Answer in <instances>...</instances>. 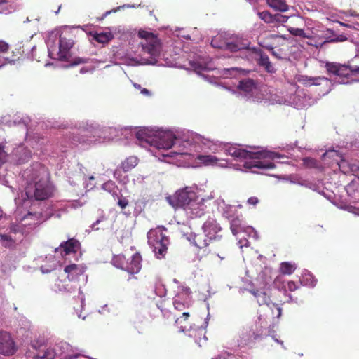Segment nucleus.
Returning a JSON list of instances; mask_svg holds the SVG:
<instances>
[{"mask_svg":"<svg viewBox=\"0 0 359 359\" xmlns=\"http://www.w3.org/2000/svg\"><path fill=\"white\" fill-rule=\"evenodd\" d=\"M219 257H220L222 259H223L224 257H221L219 254L217 255Z\"/></svg>","mask_w":359,"mask_h":359,"instance_id":"5fc2aeb1","label":"nucleus"},{"mask_svg":"<svg viewBox=\"0 0 359 359\" xmlns=\"http://www.w3.org/2000/svg\"><path fill=\"white\" fill-rule=\"evenodd\" d=\"M195 199H198V196L191 187H189L178 190L172 196L168 198L172 206L182 208L184 210L185 208H187Z\"/></svg>","mask_w":359,"mask_h":359,"instance_id":"39448f33","label":"nucleus"},{"mask_svg":"<svg viewBox=\"0 0 359 359\" xmlns=\"http://www.w3.org/2000/svg\"><path fill=\"white\" fill-rule=\"evenodd\" d=\"M250 293L252 294L257 299V302L259 304V306L262 305H267L268 306L271 307V306L276 308V317L279 318L281 316L282 309L281 308L276 304L273 303L270 297L267 295V294L264 292H262L259 290H250ZM273 314H275L274 312H273Z\"/></svg>","mask_w":359,"mask_h":359,"instance_id":"9b49d317","label":"nucleus"},{"mask_svg":"<svg viewBox=\"0 0 359 359\" xmlns=\"http://www.w3.org/2000/svg\"><path fill=\"white\" fill-rule=\"evenodd\" d=\"M79 357V355L75 354V355H69L65 357V359H78Z\"/></svg>","mask_w":359,"mask_h":359,"instance_id":"a18cd8bd","label":"nucleus"},{"mask_svg":"<svg viewBox=\"0 0 359 359\" xmlns=\"http://www.w3.org/2000/svg\"><path fill=\"white\" fill-rule=\"evenodd\" d=\"M32 347L35 349H39L38 353L33 357L32 359H54L55 357V352L51 348H47L46 345H38V342L32 344Z\"/></svg>","mask_w":359,"mask_h":359,"instance_id":"ddd939ff","label":"nucleus"},{"mask_svg":"<svg viewBox=\"0 0 359 359\" xmlns=\"http://www.w3.org/2000/svg\"><path fill=\"white\" fill-rule=\"evenodd\" d=\"M226 153L238 159L250 160L244 163V167L248 169H272L276 167L274 163L269 160L280 158V155L272 151L251 152L231 145L225 149Z\"/></svg>","mask_w":359,"mask_h":359,"instance_id":"f257e3e1","label":"nucleus"},{"mask_svg":"<svg viewBox=\"0 0 359 359\" xmlns=\"http://www.w3.org/2000/svg\"><path fill=\"white\" fill-rule=\"evenodd\" d=\"M173 305L175 310L178 311H184L185 304L182 302H180L177 299H175L173 302Z\"/></svg>","mask_w":359,"mask_h":359,"instance_id":"f704fd0d","label":"nucleus"},{"mask_svg":"<svg viewBox=\"0 0 359 359\" xmlns=\"http://www.w3.org/2000/svg\"><path fill=\"white\" fill-rule=\"evenodd\" d=\"M24 55V49L22 46H18L14 48L12 51V55L10 57H6V60L8 63H13L15 61H18Z\"/></svg>","mask_w":359,"mask_h":359,"instance_id":"393cba45","label":"nucleus"},{"mask_svg":"<svg viewBox=\"0 0 359 359\" xmlns=\"http://www.w3.org/2000/svg\"><path fill=\"white\" fill-rule=\"evenodd\" d=\"M138 36L144 39V41L141 42L143 53L150 55L147 63L155 64L161 51L160 40L156 35L145 30H140Z\"/></svg>","mask_w":359,"mask_h":359,"instance_id":"20e7f679","label":"nucleus"},{"mask_svg":"<svg viewBox=\"0 0 359 359\" xmlns=\"http://www.w3.org/2000/svg\"><path fill=\"white\" fill-rule=\"evenodd\" d=\"M302 81L305 85H315L320 86L323 85L325 87V89L323 90V93H327L331 90L332 82L331 81L324 76H318V77H304Z\"/></svg>","mask_w":359,"mask_h":359,"instance_id":"dca6fc26","label":"nucleus"},{"mask_svg":"<svg viewBox=\"0 0 359 359\" xmlns=\"http://www.w3.org/2000/svg\"><path fill=\"white\" fill-rule=\"evenodd\" d=\"M197 162L204 166L217 165L219 159L213 155H198L196 157Z\"/></svg>","mask_w":359,"mask_h":359,"instance_id":"412c9836","label":"nucleus"},{"mask_svg":"<svg viewBox=\"0 0 359 359\" xmlns=\"http://www.w3.org/2000/svg\"><path fill=\"white\" fill-rule=\"evenodd\" d=\"M136 136H137V139H139V140H140V139H141V137H140V136H141V134H140V133H137V135H136Z\"/></svg>","mask_w":359,"mask_h":359,"instance_id":"09e8293b","label":"nucleus"},{"mask_svg":"<svg viewBox=\"0 0 359 359\" xmlns=\"http://www.w3.org/2000/svg\"><path fill=\"white\" fill-rule=\"evenodd\" d=\"M175 319V325L181 332L189 331L192 329V323L189 319L190 315L188 311H183L182 316H177V313H174Z\"/></svg>","mask_w":359,"mask_h":359,"instance_id":"4468645a","label":"nucleus"},{"mask_svg":"<svg viewBox=\"0 0 359 359\" xmlns=\"http://www.w3.org/2000/svg\"><path fill=\"white\" fill-rule=\"evenodd\" d=\"M67 279L69 282H78L84 276L86 267L81 264H72L65 267Z\"/></svg>","mask_w":359,"mask_h":359,"instance_id":"1a4fd4ad","label":"nucleus"},{"mask_svg":"<svg viewBox=\"0 0 359 359\" xmlns=\"http://www.w3.org/2000/svg\"><path fill=\"white\" fill-rule=\"evenodd\" d=\"M57 287H58L59 290H65L67 292H70L73 289L72 286L69 287L68 284H65V283H62L61 285H60V284H58Z\"/></svg>","mask_w":359,"mask_h":359,"instance_id":"ea45409f","label":"nucleus"},{"mask_svg":"<svg viewBox=\"0 0 359 359\" xmlns=\"http://www.w3.org/2000/svg\"><path fill=\"white\" fill-rule=\"evenodd\" d=\"M0 238H1V241H3V242H8L9 243H5L4 244V245L5 247H9L12 245V243H13V239L11 238V237L9 236V235H6V234H1L0 235Z\"/></svg>","mask_w":359,"mask_h":359,"instance_id":"c9c22d12","label":"nucleus"},{"mask_svg":"<svg viewBox=\"0 0 359 359\" xmlns=\"http://www.w3.org/2000/svg\"><path fill=\"white\" fill-rule=\"evenodd\" d=\"M238 68H233V70H237Z\"/></svg>","mask_w":359,"mask_h":359,"instance_id":"13d9d810","label":"nucleus"},{"mask_svg":"<svg viewBox=\"0 0 359 359\" xmlns=\"http://www.w3.org/2000/svg\"><path fill=\"white\" fill-rule=\"evenodd\" d=\"M287 287L289 291L294 292V291H295L296 290L298 289L299 286L294 281H288L287 284Z\"/></svg>","mask_w":359,"mask_h":359,"instance_id":"4c0bfd02","label":"nucleus"},{"mask_svg":"<svg viewBox=\"0 0 359 359\" xmlns=\"http://www.w3.org/2000/svg\"><path fill=\"white\" fill-rule=\"evenodd\" d=\"M198 331L201 332H203V330L200 329Z\"/></svg>","mask_w":359,"mask_h":359,"instance_id":"052dcab7","label":"nucleus"},{"mask_svg":"<svg viewBox=\"0 0 359 359\" xmlns=\"http://www.w3.org/2000/svg\"><path fill=\"white\" fill-rule=\"evenodd\" d=\"M290 32L294 36H302L304 38H308V36L305 34L304 31L302 29L299 28H292L290 30Z\"/></svg>","mask_w":359,"mask_h":359,"instance_id":"72a5a7b5","label":"nucleus"},{"mask_svg":"<svg viewBox=\"0 0 359 359\" xmlns=\"http://www.w3.org/2000/svg\"><path fill=\"white\" fill-rule=\"evenodd\" d=\"M180 154L183 155V154H186V153H180Z\"/></svg>","mask_w":359,"mask_h":359,"instance_id":"bf43d9fd","label":"nucleus"},{"mask_svg":"<svg viewBox=\"0 0 359 359\" xmlns=\"http://www.w3.org/2000/svg\"><path fill=\"white\" fill-rule=\"evenodd\" d=\"M259 17L265 22L270 23L273 21V15L267 11H264L258 13Z\"/></svg>","mask_w":359,"mask_h":359,"instance_id":"7c9ffc66","label":"nucleus"},{"mask_svg":"<svg viewBox=\"0 0 359 359\" xmlns=\"http://www.w3.org/2000/svg\"><path fill=\"white\" fill-rule=\"evenodd\" d=\"M118 9V8L116 9H112V10L106 11L101 17L97 18L98 21L103 20L108 15L111 14V13L116 12Z\"/></svg>","mask_w":359,"mask_h":359,"instance_id":"37998d69","label":"nucleus"},{"mask_svg":"<svg viewBox=\"0 0 359 359\" xmlns=\"http://www.w3.org/2000/svg\"><path fill=\"white\" fill-rule=\"evenodd\" d=\"M90 180H94V177H90Z\"/></svg>","mask_w":359,"mask_h":359,"instance_id":"4d7b16f0","label":"nucleus"},{"mask_svg":"<svg viewBox=\"0 0 359 359\" xmlns=\"http://www.w3.org/2000/svg\"><path fill=\"white\" fill-rule=\"evenodd\" d=\"M86 72V70H84V69H83V68L81 69V73H84V72Z\"/></svg>","mask_w":359,"mask_h":359,"instance_id":"603ef678","label":"nucleus"},{"mask_svg":"<svg viewBox=\"0 0 359 359\" xmlns=\"http://www.w3.org/2000/svg\"><path fill=\"white\" fill-rule=\"evenodd\" d=\"M206 205L204 203L203 199H195L190 203L187 208H185V211L191 218L201 217L205 213Z\"/></svg>","mask_w":359,"mask_h":359,"instance_id":"9d476101","label":"nucleus"},{"mask_svg":"<svg viewBox=\"0 0 359 359\" xmlns=\"http://www.w3.org/2000/svg\"><path fill=\"white\" fill-rule=\"evenodd\" d=\"M142 92L144 93V94H146V95H149V90L146 88H144Z\"/></svg>","mask_w":359,"mask_h":359,"instance_id":"de8ad7c7","label":"nucleus"},{"mask_svg":"<svg viewBox=\"0 0 359 359\" xmlns=\"http://www.w3.org/2000/svg\"><path fill=\"white\" fill-rule=\"evenodd\" d=\"M74 45L71 39L67 38L65 35L60 36L58 57L61 60H66L69 56V50Z\"/></svg>","mask_w":359,"mask_h":359,"instance_id":"f8f14e48","label":"nucleus"},{"mask_svg":"<svg viewBox=\"0 0 359 359\" xmlns=\"http://www.w3.org/2000/svg\"><path fill=\"white\" fill-rule=\"evenodd\" d=\"M87 62H88V59H85V58H82V57H76L73 60L72 65H77L81 64V63H86Z\"/></svg>","mask_w":359,"mask_h":359,"instance_id":"a19ab883","label":"nucleus"},{"mask_svg":"<svg viewBox=\"0 0 359 359\" xmlns=\"http://www.w3.org/2000/svg\"><path fill=\"white\" fill-rule=\"evenodd\" d=\"M270 37H271V38H276V37H278V36L277 35H274V34H271Z\"/></svg>","mask_w":359,"mask_h":359,"instance_id":"3c124183","label":"nucleus"},{"mask_svg":"<svg viewBox=\"0 0 359 359\" xmlns=\"http://www.w3.org/2000/svg\"><path fill=\"white\" fill-rule=\"evenodd\" d=\"M296 269V266L287 262L280 264V271L283 275H291Z\"/></svg>","mask_w":359,"mask_h":359,"instance_id":"bb28decb","label":"nucleus"},{"mask_svg":"<svg viewBox=\"0 0 359 359\" xmlns=\"http://www.w3.org/2000/svg\"><path fill=\"white\" fill-rule=\"evenodd\" d=\"M248 204L256 205L259 203V199L255 196L250 197L247 201Z\"/></svg>","mask_w":359,"mask_h":359,"instance_id":"79ce46f5","label":"nucleus"},{"mask_svg":"<svg viewBox=\"0 0 359 359\" xmlns=\"http://www.w3.org/2000/svg\"><path fill=\"white\" fill-rule=\"evenodd\" d=\"M113 35L110 32L96 34L94 39L96 41L100 43H105L111 41Z\"/></svg>","mask_w":359,"mask_h":359,"instance_id":"c85d7f7f","label":"nucleus"},{"mask_svg":"<svg viewBox=\"0 0 359 359\" xmlns=\"http://www.w3.org/2000/svg\"><path fill=\"white\" fill-rule=\"evenodd\" d=\"M211 45L215 48L237 52L242 50H248L250 42L247 39L238 36L217 34L212 39Z\"/></svg>","mask_w":359,"mask_h":359,"instance_id":"f03ea898","label":"nucleus"},{"mask_svg":"<svg viewBox=\"0 0 359 359\" xmlns=\"http://www.w3.org/2000/svg\"><path fill=\"white\" fill-rule=\"evenodd\" d=\"M266 48H268V49H272L273 48L271 46H270V47L269 46H266Z\"/></svg>","mask_w":359,"mask_h":359,"instance_id":"864d4df0","label":"nucleus"},{"mask_svg":"<svg viewBox=\"0 0 359 359\" xmlns=\"http://www.w3.org/2000/svg\"><path fill=\"white\" fill-rule=\"evenodd\" d=\"M6 61V58L0 57V68L5 65Z\"/></svg>","mask_w":359,"mask_h":359,"instance_id":"49530a36","label":"nucleus"},{"mask_svg":"<svg viewBox=\"0 0 359 359\" xmlns=\"http://www.w3.org/2000/svg\"><path fill=\"white\" fill-rule=\"evenodd\" d=\"M259 65L265 68L268 72H273L274 68L272 66L269 57L265 54H261L259 59Z\"/></svg>","mask_w":359,"mask_h":359,"instance_id":"a878e982","label":"nucleus"},{"mask_svg":"<svg viewBox=\"0 0 359 359\" xmlns=\"http://www.w3.org/2000/svg\"><path fill=\"white\" fill-rule=\"evenodd\" d=\"M165 231H167L166 228L163 226H158L147 233L148 243L153 248V251L158 259L165 257L170 243L168 236L163 233Z\"/></svg>","mask_w":359,"mask_h":359,"instance_id":"7ed1b4c3","label":"nucleus"},{"mask_svg":"<svg viewBox=\"0 0 359 359\" xmlns=\"http://www.w3.org/2000/svg\"><path fill=\"white\" fill-rule=\"evenodd\" d=\"M230 228L233 235L238 234L243 229V226H242V221L238 217L233 219L231 222Z\"/></svg>","mask_w":359,"mask_h":359,"instance_id":"cd10ccee","label":"nucleus"},{"mask_svg":"<svg viewBox=\"0 0 359 359\" xmlns=\"http://www.w3.org/2000/svg\"><path fill=\"white\" fill-rule=\"evenodd\" d=\"M59 248L63 250L65 255H67L76 253L80 249L81 243L77 239L72 238L61 243Z\"/></svg>","mask_w":359,"mask_h":359,"instance_id":"6ab92c4d","label":"nucleus"},{"mask_svg":"<svg viewBox=\"0 0 359 359\" xmlns=\"http://www.w3.org/2000/svg\"><path fill=\"white\" fill-rule=\"evenodd\" d=\"M358 74H359V67H351L341 65L337 76L342 79H346L347 81L343 79L341 81L343 83H348L350 80H355L354 76H356Z\"/></svg>","mask_w":359,"mask_h":359,"instance_id":"2eb2a0df","label":"nucleus"},{"mask_svg":"<svg viewBox=\"0 0 359 359\" xmlns=\"http://www.w3.org/2000/svg\"><path fill=\"white\" fill-rule=\"evenodd\" d=\"M18 350L17 345L11 335L6 331H0V354L11 356Z\"/></svg>","mask_w":359,"mask_h":359,"instance_id":"0eeeda50","label":"nucleus"},{"mask_svg":"<svg viewBox=\"0 0 359 359\" xmlns=\"http://www.w3.org/2000/svg\"><path fill=\"white\" fill-rule=\"evenodd\" d=\"M118 205L121 208V209H124L128 205V200L126 198H121L118 199Z\"/></svg>","mask_w":359,"mask_h":359,"instance_id":"58836bf2","label":"nucleus"},{"mask_svg":"<svg viewBox=\"0 0 359 359\" xmlns=\"http://www.w3.org/2000/svg\"><path fill=\"white\" fill-rule=\"evenodd\" d=\"M6 156V152L4 151V147L0 145V161H2Z\"/></svg>","mask_w":359,"mask_h":359,"instance_id":"c03bdc74","label":"nucleus"},{"mask_svg":"<svg viewBox=\"0 0 359 359\" xmlns=\"http://www.w3.org/2000/svg\"><path fill=\"white\" fill-rule=\"evenodd\" d=\"M203 231L209 236L208 241L210 243H215L220 241L222 236L217 235L221 228L217 224L214 218L209 217L203 224L202 227Z\"/></svg>","mask_w":359,"mask_h":359,"instance_id":"6e6552de","label":"nucleus"},{"mask_svg":"<svg viewBox=\"0 0 359 359\" xmlns=\"http://www.w3.org/2000/svg\"><path fill=\"white\" fill-rule=\"evenodd\" d=\"M238 88L245 93H251L256 88V83L252 79H245L239 81Z\"/></svg>","mask_w":359,"mask_h":359,"instance_id":"5701e85b","label":"nucleus"},{"mask_svg":"<svg viewBox=\"0 0 359 359\" xmlns=\"http://www.w3.org/2000/svg\"><path fill=\"white\" fill-rule=\"evenodd\" d=\"M9 49V45L7 42L0 40V52L7 53Z\"/></svg>","mask_w":359,"mask_h":359,"instance_id":"e433bc0d","label":"nucleus"},{"mask_svg":"<svg viewBox=\"0 0 359 359\" xmlns=\"http://www.w3.org/2000/svg\"><path fill=\"white\" fill-rule=\"evenodd\" d=\"M120 267L131 274L137 273L142 268V257L140 254L138 252L134 254L130 262L127 263L126 266H121Z\"/></svg>","mask_w":359,"mask_h":359,"instance_id":"a211bd4d","label":"nucleus"},{"mask_svg":"<svg viewBox=\"0 0 359 359\" xmlns=\"http://www.w3.org/2000/svg\"><path fill=\"white\" fill-rule=\"evenodd\" d=\"M341 65V64L337 63V62H327L325 63V67L327 72L329 74H332L337 76Z\"/></svg>","mask_w":359,"mask_h":359,"instance_id":"c756f323","label":"nucleus"},{"mask_svg":"<svg viewBox=\"0 0 359 359\" xmlns=\"http://www.w3.org/2000/svg\"><path fill=\"white\" fill-rule=\"evenodd\" d=\"M209 236H207L205 233L202 231L201 233L195 234L193 237V243L200 250L203 249V254L206 255L210 253V250H207L206 248L208 247L209 245L213 244L214 243H210L208 241Z\"/></svg>","mask_w":359,"mask_h":359,"instance_id":"f3484780","label":"nucleus"},{"mask_svg":"<svg viewBox=\"0 0 359 359\" xmlns=\"http://www.w3.org/2000/svg\"><path fill=\"white\" fill-rule=\"evenodd\" d=\"M54 186L46 175L35 182L34 197L36 201H45L52 197L54 194Z\"/></svg>","mask_w":359,"mask_h":359,"instance_id":"423d86ee","label":"nucleus"},{"mask_svg":"<svg viewBox=\"0 0 359 359\" xmlns=\"http://www.w3.org/2000/svg\"><path fill=\"white\" fill-rule=\"evenodd\" d=\"M346 40H347V37L346 36H345L344 35H339V36H338L336 38L330 39H328V40H325V41H323L321 45H323V44H325L326 43L343 42V41H345Z\"/></svg>","mask_w":359,"mask_h":359,"instance_id":"473e14b6","label":"nucleus"},{"mask_svg":"<svg viewBox=\"0 0 359 359\" xmlns=\"http://www.w3.org/2000/svg\"><path fill=\"white\" fill-rule=\"evenodd\" d=\"M6 0H0V3H3V2H5Z\"/></svg>","mask_w":359,"mask_h":359,"instance_id":"6e6d98bb","label":"nucleus"},{"mask_svg":"<svg viewBox=\"0 0 359 359\" xmlns=\"http://www.w3.org/2000/svg\"><path fill=\"white\" fill-rule=\"evenodd\" d=\"M304 164L309 168H315L317 165V161L313 158L307 157L303 159Z\"/></svg>","mask_w":359,"mask_h":359,"instance_id":"2f4dec72","label":"nucleus"},{"mask_svg":"<svg viewBox=\"0 0 359 359\" xmlns=\"http://www.w3.org/2000/svg\"><path fill=\"white\" fill-rule=\"evenodd\" d=\"M139 163V159L134 156H130L122 161L120 168L124 172H127L135 168Z\"/></svg>","mask_w":359,"mask_h":359,"instance_id":"4be33fe9","label":"nucleus"},{"mask_svg":"<svg viewBox=\"0 0 359 359\" xmlns=\"http://www.w3.org/2000/svg\"><path fill=\"white\" fill-rule=\"evenodd\" d=\"M11 231H14V232H16V229L15 228L14 226H13L11 228Z\"/></svg>","mask_w":359,"mask_h":359,"instance_id":"8fccbe9b","label":"nucleus"},{"mask_svg":"<svg viewBox=\"0 0 359 359\" xmlns=\"http://www.w3.org/2000/svg\"><path fill=\"white\" fill-rule=\"evenodd\" d=\"M175 137L172 133H164L159 137L156 142V147L158 149H168L172 147L174 144Z\"/></svg>","mask_w":359,"mask_h":359,"instance_id":"aec40b11","label":"nucleus"},{"mask_svg":"<svg viewBox=\"0 0 359 359\" xmlns=\"http://www.w3.org/2000/svg\"><path fill=\"white\" fill-rule=\"evenodd\" d=\"M266 1L271 8L281 12H285L289 8L285 0H266Z\"/></svg>","mask_w":359,"mask_h":359,"instance_id":"b1692460","label":"nucleus"}]
</instances>
